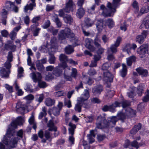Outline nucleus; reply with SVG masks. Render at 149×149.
Here are the masks:
<instances>
[{
	"mask_svg": "<svg viewBox=\"0 0 149 149\" xmlns=\"http://www.w3.org/2000/svg\"><path fill=\"white\" fill-rule=\"evenodd\" d=\"M41 19V17L40 16H37L34 17L31 20L33 23L34 24L32 25L31 27V29L32 30L34 29V27H37L39 25V24L38 22Z\"/></svg>",
	"mask_w": 149,
	"mask_h": 149,
	"instance_id": "4be33fe9",
	"label": "nucleus"
},
{
	"mask_svg": "<svg viewBox=\"0 0 149 149\" xmlns=\"http://www.w3.org/2000/svg\"><path fill=\"white\" fill-rule=\"evenodd\" d=\"M146 95L142 98V100L144 102H146L149 101V90H147L145 93Z\"/></svg>",
	"mask_w": 149,
	"mask_h": 149,
	"instance_id": "c03bdc74",
	"label": "nucleus"
},
{
	"mask_svg": "<svg viewBox=\"0 0 149 149\" xmlns=\"http://www.w3.org/2000/svg\"><path fill=\"white\" fill-rule=\"evenodd\" d=\"M136 57L134 56H132L126 59L127 63L128 65L131 66L132 63L136 61Z\"/></svg>",
	"mask_w": 149,
	"mask_h": 149,
	"instance_id": "f704fd0d",
	"label": "nucleus"
},
{
	"mask_svg": "<svg viewBox=\"0 0 149 149\" xmlns=\"http://www.w3.org/2000/svg\"><path fill=\"white\" fill-rule=\"evenodd\" d=\"M149 7L148 6L142 7L140 10V13L138 15L137 17H139L142 14L148 13L149 11Z\"/></svg>",
	"mask_w": 149,
	"mask_h": 149,
	"instance_id": "72a5a7b5",
	"label": "nucleus"
},
{
	"mask_svg": "<svg viewBox=\"0 0 149 149\" xmlns=\"http://www.w3.org/2000/svg\"><path fill=\"white\" fill-rule=\"evenodd\" d=\"M29 122L30 125H32L33 128L35 130H36V124L34 121V118L33 116L32 115L29 118Z\"/></svg>",
	"mask_w": 149,
	"mask_h": 149,
	"instance_id": "4c0bfd02",
	"label": "nucleus"
},
{
	"mask_svg": "<svg viewBox=\"0 0 149 149\" xmlns=\"http://www.w3.org/2000/svg\"><path fill=\"white\" fill-rule=\"evenodd\" d=\"M68 126L69 127L68 128L69 134L71 135H73L75 130L76 128V126L71 122L69 123Z\"/></svg>",
	"mask_w": 149,
	"mask_h": 149,
	"instance_id": "cd10ccee",
	"label": "nucleus"
},
{
	"mask_svg": "<svg viewBox=\"0 0 149 149\" xmlns=\"http://www.w3.org/2000/svg\"><path fill=\"white\" fill-rule=\"evenodd\" d=\"M55 58L54 56L53 55H52L50 56L49 57V61L50 64H54L55 63Z\"/></svg>",
	"mask_w": 149,
	"mask_h": 149,
	"instance_id": "680f3d73",
	"label": "nucleus"
},
{
	"mask_svg": "<svg viewBox=\"0 0 149 149\" xmlns=\"http://www.w3.org/2000/svg\"><path fill=\"white\" fill-rule=\"evenodd\" d=\"M13 57L12 52L11 51L9 52L7 57V60L4 64V66L7 69H10V68L11 66L10 62L13 61Z\"/></svg>",
	"mask_w": 149,
	"mask_h": 149,
	"instance_id": "9b49d317",
	"label": "nucleus"
},
{
	"mask_svg": "<svg viewBox=\"0 0 149 149\" xmlns=\"http://www.w3.org/2000/svg\"><path fill=\"white\" fill-rule=\"evenodd\" d=\"M4 8L8 11H12L15 13H17L18 11V8L16 6L13 2L8 1L6 3Z\"/></svg>",
	"mask_w": 149,
	"mask_h": 149,
	"instance_id": "423d86ee",
	"label": "nucleus"
},
{
	"mask_svg": "<svg viewBox=\"0 0 149 149\" xmlns=\"http://www.w3.org/2000/svg\"><path fill=\"white\" fill-rule=\"evenodd\" d=\"M44 136L46 139L48 140L49 142H50L52 139V134H51L50 132L48 130H46L44 133Z\"/></svg>",
	"mask_w": 149,
	"mask_h": 149,
	"instance_id": "58836bf2",
	"label": "nucleus"
},
{
	"mask_svg": "<svg viewBox=\"0 0 149 149\" xmlns=\"http://www.w3.org/2000/svg\"><path fill=\"white\" fill-rule=\"evenodd\" d=\"M75 36L74 34L71 29L68 28H65L64 30H61L58 34L59 40H62L66 38H72Z\"/></svg>",
	"mask_w": 149,
	"mask_h": 149,
	"instance_id": "7ed1b4c3",
	"label": "nucleus"
},
{
	"mask_svg": "<svg viewBox=\"0 0 149 149\" xmlns=\"http://www.w3.org/2000/svg\"><path fill=\"white\" fill-rule=\"evenodd\" d=\"M30 75L34 82L37 81L38 82L41 80L42 78L41 74L38 72L36 73L34 72H32L31 74Z\"/></svg>",
	"mask_w": 149,
	"mask_h": 149,
	"instance_id": "aec40b11",
	"label": "nucleus"
},
{
	"mask_svg": "<svg viewBox=\"0 0 149 149\" xmlns=\"http://www.w3.org/2000/svg\"><path fill=\"white\" fill-rule=\"evenodd\" d=\"M16 32L13 30L9 34L10 38L11 40H14L16 36Z\"/></svg>",
	"mask_w": 149,
	"mask_h": 149,
	"instance_id": "052dcab7",
	"label": "nucleus"
},
{
	"mask_svg": "<svg viewBox=\"0 0 149 149\" xmlns=\"http://www.w3.org/2000/svg\"><path fill=\"white\" fill-rule=\"evenodd\" d=\"M122 39V38L120 37H118L115 43L112 45L110 47L108 48L107 51L112 53H116L118 51L117 48L119 46Z\"/></svg>",
	"mask_w": 149,
	"mask_h": 149,
	"instance_id": "20e7f679",
	"label": "nucleus"
},
{
	"mask_svg": "<svg viewBox=\"0 0 149 149\" xmlns=\"http://www.w3.org/2000/svg\"><path fill=\"white\" fill-rule=\"evenodd\" d=\"M16 111L18 113L23 112L25 109L24 107L22 104V102L19 101H18L16 104Z\"/></svg>",
	"mask_w": 149,
	"mask_h": 149,
	"instance_id": "a878e982",
	"label": "nucleus"
},
{
	"mask_svg": "<svg viewBox=\"0 0 149 149\" xmlns=\"http://www.w3.org/2000/svg\"><path fill=\"white\" fill-rule=\"evenodd\" d=\"M107 59L109 61H112L114 59V57L113 55L114 53H112L111 52L107 51Z\"/></svg>",
	"mask_w": 149,
	"mask_h": 149,
	"instance_id": "09e8293b",
	"label": "nucleus"
},
{
	"mask_svg": "<svg viewBox=\"0 0 149 149\" xmlns=\"http://www.w3.org/2000/svg\"><path fill=\"white\" fill-rule=\"evenodd\" d=\"M40 30V29L37 28V27H34V29L32 30H31L32 31H33V35L34 36H36L38 35L39 31Z\"/></svg>",
	"mask_w": 149,
	"mask_h": 149,
	"instance_id": "6e6d98bb",
	"label": "nucleus"
},
{
	"mask_svg": "<svg viewBox=\"0 0 149 149\" xmlns=\"http://www.w3.org/2000/svg\"><path fill=\"white\" fill-rule=\"evenodd\" d=\"M75 7V5L72 0H68V2L65 4V6L63 10L66 13H69L70 11H73L74 10L73 8Z\"/></svg>",
	"mask_w": 149,
	"mask_h": 149,
	"instance_id": "6e6552de",
	"label": "nucleus"
},
{
	"mask_svg": "<svg viewBox=\"0 0 149 149\" xmlns=\"http://www.w3.org/2000/svg\"><path fill=\"white\" fill-rule=\"evenodd\" d=\"M54 21L56 23L58 27H60L61 26V22H60V19L58 17H56L55 18Z\"/></svg>",
	"mask_w": 149,
	"mask_h": 149,
	"instance_id": "338daca9",
	"label": "nucleus"
},
{
	"mask_svg": "<svg viewBox=\"0 0 149 149\" xmlns=\"http://www.w3.org/2000/svg\"><path fill=\"white\" fill-rule=\"evenodd\" d=\"M54 103L55 101L50 98H47L45 101L46 105L48 106H52L54 104Z\"/></svg>",
	"mask_w": 149,
	"mask_h": 149,
	"instance_id": "37998d69",
	"label": "nucleus"
},
{
	"mask_svg": "<svg viewBox=\"0 0 149 149\" xmlns=\"http://www.w3.org/2000/svg\"><path fill=\"white\" fill-rule=\"evenodd\" d=\"M59 59L61 63L59 64V66H61L65 69L67 67V62H68V57L65 54H61L59 56Z\"/></svg>",
	"mask_w": 149,
	"mask_h": 149,
	"instance_id": "1a4fd4ad",
	"label": "nucleus"
},
{
	"mask_svg": "<svg viewBox=\"0 0 149 149\" xmlns=\"http://www.w3.org/2000/svg\"><path fill=\"white\" fill-rule=\"evenodd\" d=\"M65 51L66 54H70L73 52V48L72 45H69L65 48Z\"/></svg>",
	"mask_w": 149,
	"mask_h": 149,
	"instance_id": "c9c22d12",
	"label": "nucleus"
},
{
	"mask_svg": "<svg viewBox=\"0 0 149 149\" xmlns=\"http://www.w3.org/2000/svg\"><path fill=\"white\" fill-rule=\"evenodd\" d=\"M132 6L134 8L136 9L135 13H136L138 12L139 10L138 5L137 2L136 1H134L132 3Z\"/></svg>",
	"mask_w": 149,
	"mask_h": 149,
	"instance_id": "5fc2aeb1",
	"label": "nucleus"
},
{
	"mask_svg": "<svg viewBox=\"0 0 149 149\" xmlns=\"http://www.w3.org/2000/svg\"><path fill=\"white\" fill-rule=\"evenodd\" d=\"M121 0H113L112 3L108 2L107 7L108 8H110L111 12L115 13L116 11V8L120 5V2Z\"/></svg>",
	"mask_w": 149,
	"mask_h": 149,
	"instance_id": "39448f33",
	"label": "nucleus"
},
{
	"mask_svg": "<svg viewBox=\"0 0 149 149\" xmlns=\"http://www.w3.org/2000/svg\"><path fill=\"white\" fill-rule=\"evenodd\" d=\"M123 68L120 71V75L123 77H125L127 74V70L126 65L124 64H122Z\"/></svg>",
	"mask_w": 149,
	"mask_h": 149,
	"instance_id": "2f4dec72",
	"label": "nucleus"
},
{
	"mask_svg": "<svg viewBox=\"0 0 149 149\" xmlns=\"http://www.w3.org/2000/svg\"><path fill=\"white\" fill-rule=\"evenodd\" d=\"M131 145L132 146L138 149L139 147V146L138 143L136 141H134L133 142L131 143Z\"/></svg>",
	"mask_w": 149,
	"mask_h": 149,
	"instance_id": "69168bd1",
	"label": "nucleus"
},
{
	"mask_svg": "<svg viewBox=\"0 0 149 149\" xmlns=\"http://www.w3.org/2000/svg\"><path fill=\"white\" fill-rule=\"evenodd\" d=\"M121 104L117 101L115 102L112 105L109 106V111L112 112H114L116 110L115 107H120V106Z\"/></svg>",
	"mask_w": 149,
	"mask_h": 149,
	"instance_id": "c756f323",
	"label": "nucleus"
},
{
	"mask_svg": "<svg viewBox=\"0 0 149 149\" xmlns=\"http://www.w3.org/2000/svg\"><path fill=\"white\" fill-rule=\"evenodd\" d=\"M18 125H20L22 123L23 119L21 117H17L15 120Z\"/></svg>",
	"mask_w": 149,
	"mask_h": 149,
	"instance_id": "e2e57ef3",
	"label": "nucleus"
},
{
	"mask_svg": "<svg viewBox=\"0 0 149 149\" xmlns=\"http://www.w3.org/2000/svg\"><path fill=\"white\" fill-rule=\"evenodd\" d=\"M24 88L27 91H29L30 92H32L33 91V90L32 89L31 85L29 84H26Z\"/></svg>",
	"mask_w": 149,
	"mask_h": 149,
	"instance_id": "3c124183",
	"label": "nucleus"
},
{
	"mask_svg": "<svg viewBox=\"0 0 149 149\" xmlns=\"http://www.w3.org/2000/svg\"><path fill=\"white\" fill-rule=\"evenodd\" d=\"M30 0L31 2V3L29 4H26L24 8V11L26 13H27L28 10H29L30 11L32 10L33 9V8L36 6V0Z\"/></svg>",
	"mask_w": 149,
	"mask_h": 149,
	"instance_id": "4468645a",
	"label": "nucleus"
},
{
	"mask_svg": "<svg viewBox=\"0 0 149 149\" xmlns=\"http://www.w3.org/2000/svg\"><path fill=\"white\" fill-rule=\"evenodd\" d=\"M125 113L128 118L134 117L136 115L135 111L130 108L126 109Z\"/></svg>",
	"mask_w": 149,
	"mask_h": 149,
	"instance_id": "b1692460",
	"label": "nucleus"
},
{
	"mask_svg": "<svg viewBox=\"0 0 149 149\" xmlns=\"http://www.w3.org/2000/svg\"><path fill=\"white\" fill-rule=\"evenodd\" d=\"M120 103L121 104V105L122 104V106L123 108L129 106L130 104V102L129 101L126 100L123 101L122 104Z\"/></svg>",
	"mask_w": 149,
	"mask_h": 149,
	"instance_id": "864d4df0",
	"label": "nucleus"
},
{
	"mask_svg": "<svg viewBox=\"0 0 149 149\" xmlns=\"http://www.w3.org/2000/svg\"><path fill=\"white\" fill-rule=\"evenodd\" d=\"M107 91L106 93V96L109 98L112 97L114 94L115 92L113 90H110L109 89H107Z\"/></svg>",
	"mask_w": 149,
	"mask_h": 149,
	"instance_id": "de8ad7c7",
	"label": "nucleus"
},
{
	"mask_svg": "<svg viewBox=\"0 0 149 149\" xmlns=\"http://www.w3.org/2000/svg\"><path fill=\"white\" fill-rule=\"evenodd\" d=\"M14 130H11L9 128L7 131L6 134L5 136L3 141V143L6 145L12 148L15 147L18 141L23 138L22 130H20L17 132V136L19 137H14Z\"/></svg>",
	"mask_w": 149,
	"mask_h": 149,
	"instance_id": "f257e3e1",
	"label": "nucleus"
},
{
	"mask_svg": "<svg viewBox=\"0 0 149 149\" xmlns=\"http://www.w3.org/2000/svg\"><path fill=\"white\" fill-rule=\"evenodd\" d=\"M118 120L116 116H113L111 118L110 121L108 122L104 117L99 116L97 118L96 127L100 129L107 127L112 128L114 127L116 122Z\"/></svg>",
	"mask_w": 149,
	"mask_h": 149,
	"instance_id": "f03ea898",
	"label": "nucleus"
},
{
	"mask_svg": "<svg viewBox=\"0 0 149 149\" xmlns=\"http://www.w3.org/2000/svg\"><path fill=\"white\" fill-rule=\"evenodd\" d=\"M36 67L38 70L39 71H42L45 68L43 65L40 63V60L36 61Z\"/></svg>",
	"mask_w": 149,
	"mask_h": 149,
	"instance_id": "ea45409f",
	"label": "nucleus"
},
{
	"mask_svg": "<svg viewBox=\"0 0 149 149\" xmlns=\"http://www.w3.org/2000/svg\"><path fill=\"white\" fill-rule=\"evenodd\" d=\"M143 89L144 88L143 87H141L140 86H139L138 88L137 93L139 96H141L142 95V94L143 93Z\"/></svg>",
	"mask_w": 149,
	"mask_h": 149,
	"instance_id": "0e129e2a",
	"label": "nucleus"
},
{
	"mask_svg": "<svg viewBox=\"0 0 149 149\" xmlns=\"http://www.w3.org/2000/svg\"><path fill=\"white\" fill-rule=\"evenodd\" d=\"M141 127L142 125L140 123H139L138 124L135 125L132 129L130 131L131 134L133 135L136 134L141 129Z\"/></svg>",
	"mask_w": 149,
	"mask_h": 149,
	"instance_id": "bb28decb",
	"label": "nucleus"
},
{
	"mask_svg": "<svg viewBox=\"0 0 149 149\" xmlns=\"http://www.w3.org/2000/svg\"><path fill=\"white\" fill-rule=\"evenodd\" d=\"M62 67L61 66H59L56 67L53 71V74L57 77L59 76L62 72Z\"/></svg>",
	"mask_w": 149,
	"mask_h": 149,
	"instance_id": "393cba45",
	"label": "nucleus"
},
{
	"mask_svg": "<svg viewBox=\"0 0 149 149\" xmlns=\"http://www.w3.org/2000/svg\"><path fill=\"white\" fill-rule=\"evenodd\" d=\"M38 85L40 88H44L47 86L45 82L40 81L38 82Z\"/></svg>",
	"mask_w": 149,
	"mask_h": 149,
	"instance_id": "13d9d810",
	"label": "nucleus"
},
{
	"mask_svg": "<svg viewBox=\"0 0 149 149\" xmlns=\"http://www.w3.org/2000/svg\"><path fill=\"white\" fill-rule=\"evenodd\" d=\"M77 70L75 68H72V69L71 76L75 77L77 76Z\"/></svg>",
	"mask_w": 149,
	"mask_h": 149,
	"instance_id": "774afa93",
	"label": "nucleus"
},
{
	"mask_svg": "<svg viewBox=\"0 0 149 149\" xmlns=\"http://www.w3.org/2000/svg\"><path fill=\"white\" fill-rule=\"evenodd\" d=\"M103 86L101 85L95 86L92 89V92L93 95L97 96L100 95L103 90Z\"/></svg>",
	"mask_w": 149,
	"mask_h": 149,
	"instance_id": "f8f14e48",
	"label": "nucleus"
},
{
	"mask_svg": "<svg viewBox=\"0 0 149 149\" xmlns=\"http://www.w3.org/2000/svg\"><path fill=\"white\" fill-rule=\"evenodd\" d=\"M118 119L123 122L124 119L128 118L127 115L125 114V113H124L122 112H120L118 114Z\"/></svg>",
	"mask_w": 149,
	"mask_h": 149,
	"instance_id": "e433bc0d",
	"label": "nucleus"
},
{
	"mask_svg": "<svg viewBox=\"0 0 149 149\" xmlns=\"http://www.w3.org/2000/svg\"><path fill=\"white\" fill-rule=\"evenodd\" d=\"M91 101L92 103L93 104H99L100 103L101 101L97 97H93L91 99Z\"/></svg>",
	"mask_w": 149,
	"mask_h": 149,
	"instance_id": "4d7b16f0",
	"label": "nucleus"
},
{
	"mask_svg": "<svg viewBox=\"0 0 149 149\" xmlns=\"http://www.w3.org/2000/svg\"><path fill=\"white\" fill-rule=\"evenodd\" d=\"M97 28L99 31H100L104 27L103 21L102 19H100L97 20L96 24Z\"/></svg>",
	"mask_w": 149,
	"mask_h": 149,
	"instance_id": "c85d7f7f",
	"label": "nucleus"
},
{
	"mask_svg": "<svg viewBox=\"0 0 149 149\" xmlns=\"http://www.w3.org/2000/svg\"><path fill=\"white\" fill-rule=\"evenodd\" d=\"M89 97V91L87 89H85L81 96L78 97L77 98L81 99V101L84 102H86V101L87 100Z\"/></svg>",
	"mask_w": 149,
	"mask_h": 149,
	"instance_id": "a211bd4d",
	"label": "nucleus"
},
{
	"mask_svg": "<svg viewBox=\"0 0 149 149\" xmlns=\"http://www.w3.org/2000/svg\"><path fill=\"white\" fill-rule=\"evenodd\" d=\"M131 48V47L130 46V45L129 44H127L125 45L123 49L124 51L127 52V53L129 54V51Z\"/></svg>",
	"mask_w": 149,
	"mask_h": 149,
	"instance_id": "bf43d9fd",
	"label": "nucleus"
},
{
	"mask_svg": "<svg viewBox=\"0 0 149 149\" xmlns=\"http://www.w3.org/2000/svg\"><path fill=\"white\" fill-rule=\"evenodd\" d=\"M148 45L147 44H143L137 49V52L139 54H144L148 51Z\"/></svg>",
	"mask_w": 149,
	"mask_h": 149,
	"instance_id": "2eb2a0df",
	"label": "nucleus"
},
{
	"mask_svg": "<svg viewBox=\"0 0 149 149\" xmlns=\"http://www.w3.org/2000/svg\"><path fill=\"white\" fill-rule=\"evenodd\" d=\"M54 74L49 72L45 77L46 80L49 81L54 79Z\"/></svg>",
	"mask_w": 149,
	"mask_h": 149,
	"instance_id": "8fccbe9b",
	"label": "nucleus"
},
{
	"mask_svg": "<svg viewBox=\"0 0 149 149\" xmlns=\"http://www.w3.org/2000/svg\"><path fill=\"white\" fill-rule=\"evenodd\" d=\"M101 43V40L97 37H96L94 40V45L97 48L98 47H101L100 45Z\"/></svg>",
	"mask_w": 149,
	"mask_h": 149,
	"instance_id": "a19ab883",
	"label": "nucleus"
},
{
	"mask_svg": "<svg viewBox=\"0 0 149 149\" xmlns=\"http://www.w3.org/2000/svg\"><path fill=\"white\" fill-rule=\"evenodd\" d=\"M85 23V25L88 27L91 26L93 25V24L91 19L88 18L86 19Z\"/></svg>",
	"mask_w": 149,
	"mask_h": 149,
	"instance_id": "603ef678",
	"label": "nucleus"
},
{
	"mask_svg": "<svg viewBox=\"0 0 149 149\" xmlns=\"http://www.w3.org/2000/svg\"><path fill=\"white\" fill-rule=\"evenodd\" d=\"M144 39L145 38L143 37V36L140 35H138L136 36V41L140 44H142L144 40Z\"/></svg>",
	"mask_w": 149,
	"mask_h": 149,
	"instance_id": "79ce46f5",
	"label": "nucleus"
},
{
	"mask_svg": "<svg viewBox=\"0 0 149 149\" xmlns=\"http://www.w3.org/2000/svg\"><path fill=\"white\" fill-rule=\"evenodd\" d=\"M82 106L84 108H86L87 106V103L81 101V99L77 98V103L75 105L74 108L75 111L78 112H80L81 111Z\"/></svg>",
	"mask_w": 149,
	"mask_h": 149,
	"instance_id": "0eeeda50",
	"label": "nucleus"
},
{
	"mask_svg": "<svg viewBox=\"0 0 149 149\" xmlns=\"http://www.w3.org/2000/svg\"><path fill=\"white\" fill-rule=\"evenodd\" d=\"M6 70L3 68H1L0 70V75L2 77L8 78L10 73V69Z\"/></svg>",
	"mask_w": 149,
	"mask_h": 149,
	"instance_id": "5701e85b",
	"label": "nucleus"
},
{
	"mask_svg": "<svg viewBox=\"0 0 149 149\" xmlns=\"http://www.w3.org/2000/svg\"><path fill=\"white\" fill-rule=\"evenodd\" d=\"M5 48L7 50H10L11 52L15 51L16 46L14 45L13 42L11 41H8L5 44Z\"/></svg>",
	"mask_w": 149,
	"mask_h": 149,
	"instance_id": "f3484780",
	"label": "nucleus"
},
{
	"mask_svg": "<svg viewBox=\"0 0 149 149\" xmlns=\"http://www.w3.org/2000/svg\"><path fill=\"white\" fill-rule=\"evenodd\" d=\"M136 70L141 77H146L148 75V72L146 70L142 68H139L136 69Z\"/></svg>",
	"mask_w": 149,
	"mask_h": 149,
	"instance_id": "412c9836",
	"label": "nucleus"
},
{
	"mask_svg": "<svg viewBox=\"0 0 149 149\" xmlns=\"http://www.w3.org/2000/svg\"><path fill=\"white\" fill-rule=\"evenodd\" d=\"M5 8L2 10L1 12V20L2 24L4 25H6V19L7 18V11Z\"/></svg>",
	"mask_w": 149,
	"mask_h": 149,
	"instance_id": "dca6fc26",
	"label": "nucleus"
},
{
	"mask_svg": "<svg viewBox=\"0 0 149 149\" xmlns=\"http://www.w3.org/2000/svg\"><path fill=\"white\" fill-rule=\"evenodd\" d=\"M100 8L103 11L101 13L102 15L105 17H110L111 16V14L113 13L110 8L108 9L106 8L103 5H102L100 6Z\"/></svg>",
	"mask_w": 149,
	"mask_h": 149,
	"instance_id": "9d476101",
	"label": "nucleus"
},
{
	"mask_svg": "<svg viewBox=\"0 0 149 149\" xmlns=\"http://www.w3.org/2000/svg\"><path fill=\"white\" fill-rule=\"evenodd\" d=\"M103 79L106 82H111L113 79V75L109 72L105 71L103 72Z\"/></svg>",
	"mask_w": 149,
	"mask_h": 149,
	"instance_id": "ddd939ff",
	"label": "nucleus"
},
{
	"mask_svg": "<svg viewBox=\"0 0 149 149\" xmlns=\"http://www.w3.org/2000/svg\"><path fill=\"white\" fill-rule=\"evenodd\" d=\"M105 22L110 28H111L114 26V22L112 19L109 18L105 20Z\"/></svg>",
	"mask_w": 149,
	"mask_h": 149,
	"instance_id": "473e14b6",
	"label": "nucleus"
},
{
	"mask_svg": "<svg viewBox=\"0 0 149 149\" xmlns=\"http://www.w3.org/2000/svg\"><path fill=\"white\" fill-rule=\"evenodd\" d=\"M92 40L90 38H86L85 40L86 47L91 50L93 51L95 50V48L92 45Z\"/></svg>",
	"mask_w": 149,
	"mask_h": 149,
	"instance_id": "6ab92c4d",
	"label": "nucleus"
},
{
	"mask_svg": "<svg viewBox=\"0 0 149 149\" xmlns=\"http://www.w3.org/2000/svg\"><path fill=\"white\" fill-rule=\"evenodd\" d=\"M60 111V110L58 108L54 107H53L52 109V112L54 116H57L59 115Z\"/></svg>",
	"mask_w": 149,
	"mask_h": 149,
	"instance_id": "a18cd8bd",
	"label": "nucleus"
},
{
	"mask_svg": "<svg viewBox=\"0 0 149 149\" xmlns=\"http://www.w3.org/2000/svg\"><path fill=\"white\" fill-rule=\"evenodd\" d=\"M65 22L67 23L70 24L73 21V19L69 15H67L63 17Z\"/></svg>",
	"mask_w": 149,
	"mask_h": 149,
	"instance_id": "49530a36",
	"label": "nucleus"
},
{
	"mask_svg": "<svg viewBox=\"0 0 149 149\" xmlns=\"http://www.w3.org/2000/svg\"><path fill=\"white\" fill-rule=\"evenodd\" d=\"M85 13V11L82 7L79 8L77 11L76 15L79 18H81Z\"/></svg>",
	"mask_w": 149,
	"mask_h": 149,
	"instance_id": "7c9ffc66",
	"label": "nucleus"
}]
</instances>
